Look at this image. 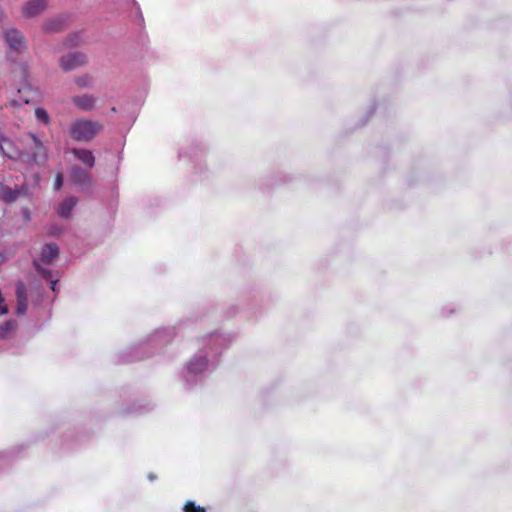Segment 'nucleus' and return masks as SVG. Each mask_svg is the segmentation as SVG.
<instances>
[{
	"label": "nucleus",
	"mask_w": 512,
	"mask_h": 512,
	"mask_svg": "<svg viewBox=\"0 0 512 512\" xmlns=\"http://www.w3.org/2000/svg\"><path fill=\"white\" fill-rule=\"evenodd\" d=\"M27 310V300H17V313L24 314Z\"/></svg>",
	"instance_id": "aec40b11"
},
{
	"label": "nucleus",
	"mask_w": 512,
	"mask_h": 512,
	"mask_svg": "<svg viewBox=\"0 0 512 512\" xmlns=\"http://www.w3.org/2000/svg\"><path fill=\"white\" fill-rule=\"evenodd\" d=\"M62 22L61 21H51L47 24L46 29L49 31H59L61 29Z\"/></svg>",
	"instance_id": "6ab92c4d"
},
{
	"label": "nucleus",
	"mask_w": 512,
	"mask_h": 512,
	"mask_svg": "<svg viewBox=\"0 0 512 512\" xmlns=\"http://www.w3.org/2000/svg\"><path fill=\"white\" fill-rule=\"evenodd\" d=\"M182 512H207V510L205 507L196 505L194 501L189 500L184 504Z\"/></svg>",
	"instance_id": "ddd939ff"
},
{
	"label": "nucleus",
	"mask_w": 512,
	"mask_h": 512,
	"mask_svg": "<svg viewBox=\"0 0 512 512\" xmlns=\"http://www.w3.org/2000/svg\"><path fill=\"white\" fill-rule=\"evenodd\" d=\"M207 361L204 357H200L196 361H191L189 364V370L197 373L201 372L206 367Z\"/></svg>",
	"instance_id": "f8f14e48"
},
{
	"label": "nucleus",
	"mask_w": 512,
	"mask_h": 512,
	"mask_svg": "<svg viewBox=\"0 0 512 512\" xmlns=\"http://www.w3.org/2000/svg\"><path fill=\"white\" fill-rule=\"evenodd\" d=\"M87 63V57L81 52H73L60 58L59 64L63 71H71Z\"/></svg>",
	"instance_id": "f03ea898"
},
{
	"label": "nucleus",
	"mask_w": 512,
	"mask_h": 512,
	"mask_svg": "<svg viewBox=\"0 0 512 512\" xmlns=\"http://www.w3.org/2000/svg\"><path fill=\"white\" fill-rule=\"evenodd\" d=\"M77 204V198L69 197L65 199L58 207V214L61 217H68Z\"/></svg>",
	"instance_id": "1a4fd4ad"
},
{
	"label": "nucleus",
	"mask_w": 512,
	"mask_h": 512,
	"mask_svg": "<svg viewBox=\"0 0 512 512\" xmlns=\"http://www.w3.org/2000/svg\"><path fill=\"white\" fill-rule=\"evenodd\" d=\"M32 139L34 141L35 147L37 149L36 152L33 153V157L37 160V157H45V148L40 140H38L34 135H32Z\"/></svg>",
	"instance_id": "2eb2a0df"
},
{
	"label": "nucleus",
	"mask_w": 512,
	"mask_h": 512,
	"mask_svg": "<svg viewBox=\"0 0 512 512\" xmlns=\"http://www.w3.org/2000/svg\"><path fill=\"white\" fill-rule=\"evenodd\" d=\"M10 103L12 106L20 105V103L16 100H12Z\"/></svg>",
	"instance_id": "b1692460"
},
{
	"label": "nucleus",
	"mask_w": 512,
	"mask_h": 512,
	"mask_svg": "<svg viewBox=\"0 0 512 512\" xmlns=\"http://www.w3.org/2000/svg\"><path fill=\"white\" fill-rule=\"evenodd\" d=\"M18 193L8 187L2 188V197L6 202H13L16 200Z\"/></svg>",
	"instance_id": "dca6fc26"
},
{
	"label": "nucleus",
	"mask_w": 512,
	"mask_h": 512,
	"mask_svg": "<svg viewBox=\"0 0 512 512\" xmlns=\"http://www.w3.org/2000/svg\"><path fill=\"white\" fill-rule=\"evenodd\" d=\"M71 181L77 185L90 186L92 183V176L85 169L74 166L70 170Z\"/></svg>",
	"instance_id": "39448f33"
},
{
	"label": "nucleus",
	"mask_w": 512,
	"mask_h": 512,
	"mask_svg": "<svg viewBox=\"0 0 512 512\" xmlns=\"http://www.w3.org/2000/svg\"><path fill=\"white\" fill-rule=\"evenodd\" d=\"M0 148L3 151L4 155L11 159L17 156V153L11 151L12 142L9 139H0Z\"/></svg>",
	"instance_id": "9b49d317"
},
{
	"label": "nucleus",
	"mask_w": 512,
	"mask_h": 512,
	"mask_svg": "<svg viewBox=\"0 0 512 512\" xmlns=\"http://www.w3.org/2000/svg\"><path fill=\"white\" fill-rule=\"evenodd\" d=\"M59 255V248L55 243L46 244L40 253V261L45 264H50Z\"/></svg>",
	"instance_id": "0eeeda50"
},
{
	"label": "nucleus",
	"mask_w": 512,
	"mask_h": 512,
	"mask_svg": "<svg viewBox=\"0 0 512 512\" xmlns=\"http://www.w3.org/2000/svg\"><path fill=\"white\" fill-rule=\"evenodd\" d=\"M13 328V323L11 322H7L5 324V326H3L2 328H0V333L3 335L6 333V331L10 330Z\"/></svg>",
	"instance_id": "4be33fe9"
},
{
	"label": "nucleus",
	"mask_w": 512,
	"mask_h": 512,
	"mask_svg": "<svg viewBox=\"0 0 512 512\" xmlns=\"http://www.w3.org/2000/svg\"><path fill=\"white\" fill-rule=\"evenodd\" d=\"M71 153L86 168L92 169L95 165V156L91 150L85 148H72Z\"/></svg>",
	"instance_id": "423d86ee"
},
{
	"label": "nucleus",
	"mask_w": 512,
	"mask_h": 512,
	"mask_svg": "<svg viewBox=\"0 0 512 512\" xmlns=\"http://www.w3.org/2000/svg\"><path fill=\"white\" fill-rule=\"evenodd\" d=\"M5 41L14 51L21 52L26 48L23 35L16 29H10L6 32Z\"/></svg>",
	"instance_id": "20e7f679"
},
{
	"label": "nucleus",
	"mask_w": 512,
	"mask_h": 512,
	"mask_svg": "<svg viewBox=\"0 0 512 512\" xmlns=\"http://www.w3.org/2000/svg\"><path fill=\"white\" fill-rule=\"evenodd\" d=\"M33 266L35 267L36 271L45 279H50L51 277V271L43 268L37 260L33 261Z\"/></svg>",
	"instance_id": "a211bd4d"
},
{
	"label": "nucleus",
	"mask_w": 512,
	"mask_h": 512,
	"mask_svg": "<svg viewBox=\"0 0 512 512\" xmlns=\"http://www.w3.org/2000/svg\"><path fill=\"white\" fill-rule=\"evenodd\" d=\"M63 185V175L58 173L54 180V189L59 190Z\"/></svg>",
	"instance_id": "412c9836"
},
{
	"label": "nucleus",
	"mask_w": 512,
	"mask_h": 512,
	"mask_svg": "<svg viewBox=\"0 0 512 512\" xmlns=\"http://www.w3.org/2000/svg\"><path fill=\"white\" fill-rule=\"evenodd\" d=\"M56 285H57V280H51V289L52 291H56Z\"/></svg>",
	"instance_id": "5701e85b"
},
{
	"label": "nucleus",
	"mask_w": 512,
	"mask_h": 512,
	"mask_svg": "<svg viewBox=\"0 0 512 512\" xmlns=\"http://www.w3.org/2000/svg\"><path fill=\"white\" fill-rule=\"evenodd\" d=\"M97 101V97L88 93L75 95L71 98V102L73 103V105L77 109L85 112H89L95 109Z\"/></svg>",
	"instance_id": "7ed1b4c3"
},
{
	"label": "nucleus",
	"mask_w": 512,
	"mask_h": 512,
	"mask_svg": "<svg viewBox=\"0 0 512 512\" xmlns=\"http://www.w3.org/2000/svg\"><path fill=\"white\" fill-rule=\"evenodd\" d=\"M103 130L100 121H93L88 118H77L73 120L68 128L69 136L77 142H90Z\"/></svg>",
	"instance_id": "f257e3e1"
},
{
	"label": "nucleus",
	"mask_w": 512,
	"mask_h": 512,
	"mask_svg": "<svg viewBox=\"0 0 512 512\" xmlns=\"http://www.w3.org/2000/svg\"><path fill=\"white\" fill-rule=\"evenodd\" d=\"M35 116H36L37 120H39L40 122H43L44 124L49 123V115L44 108H42V107L36 108Z\"/></svg>",
	"instance_id": "f3484780"
},
{
	"label": "nucleus",
	"mask_w": 512,
	"mask_h": 512,
	"mask_svg": "<svg viewBox=\"0 0 512 512\" xmlns=\"http://www.w3.org/2000/svg\"><path fill=\"white\" fill-rule=\"evenodd\" d=\"M46 0H30L23 8L26 16L32 17L38 15L46 8Z\"/></svg>",
	"instance_id": "6e6552de"
},
{
	"label": "nucleus",
	"mask_w": 512,
	"mask_h": 512,
	"mask_svg": "<svg viewBox=\"0 0 512 512\" xmlns=\"http://www.w3.org/2000/svg\"><path fill=\"white\" fill-rule=\"evenodd\" d=\"M74 83L81 89L90 88L93 84V77L89 74L75 77Z\"/></svg>",
	"instance_id": "9d476101"
},
{
	"label": "nucleus",
	"mask_w": 512,
	"mask_h": 512,
	"mask_svg": "<svg viewBox=\"0 0 512 512\" xmlns=\"http://www.w3.org/2000/svg\"><path fill=\"white\" fill-rule=\"evenodd\" d=\"M71 45H77V42L72 41Z\"/></svg>",
	"instance_id": "393cba45"
},
{
	"label": "nucleus",
	"mask_w": 512,
	"mask_h": 512,
	"mask_svg": "<svg viewBox=\"0 0 512 512\" xmlns=\"http://www.w3.org/2000/svg\"><path fill=\"white\" fill-rule=\"evenodd\" d=\"M16 298L17 300H27V288L25 286V284L21 281H19L17 284H16Z\"/></svg>",
	"instance_id": "4468645a"
}]
</instances>
